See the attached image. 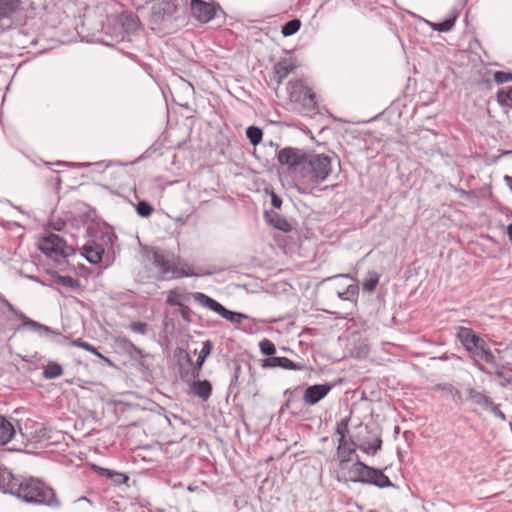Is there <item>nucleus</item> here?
I'll use <instances>...</instances> for the list:
<instances>
[{"label":"nucleus","instance_id":"obj_35","mask_svg":"<svg viewBox=\"0 0 512 512\" xmlns=\"http://www.w3.org/2000/svg\"><path fill=\"white\" fill-rule=\"evenodd\" d=\"M246 136L251 142V144L256 146L261 142L263 132L259 127L249 126L246 130Z\"/></svg>","mask_w":512,"mask_h":512},{"label":"nucleus","instance_id":"obj_13","mask_svg":"<svg viewBox=\"0 0 512 512\" xmlns=\"http://www.w3.org/2000/svg\"><path fill=\"white\" fill-rule=\"evenodd\" d=\"M125 165L126 164L122 162H108L106 163L102 174L104 178L110 180L113 185L120 184L127 176V173L124 170Z\"/></svg>","mask_w":512,"mask_h":512},{"label":"nucleus","instance_id":"obj_46","mask_svg":"<svg viewBox=\"0 0 512 512\" xmlns=\"http://www.w3.org/2000/svg\"><path fill=\"white\" fill-rule=\"evenodd\" d=\"M192 313H193L192 310L185 304L181 305L179 307V314H180L181 318L187 323L191 322Z\"/></svg>","mask_w":512,"mask_h":512},{"label":"nucleus","instance_id":"obj_23","mask_svg":"<svg viewBox=\"0 0 512 512\" xmlns=\"http://www.w3.org/2000/svg\"><path fill=\"white\" fill-rule=\"evenodd\" d=\"M295 69V65L290 60H282L275 64L274 70L277 82L281 83Z\"/></svg>","mask_w":512,"mask_h":512},{"label":"nucleus","instance_id":"obj_31","mask_svg":"<svg viewBox=\"0 0 512 512\" xmlns=\"http://www.w3.org/2000/svg\"><path fill=\"white\" fill-rule=\"evenodd\" d=\"M212 350H213V343L210 340H206L203 343V346L199 352L198 358L195 362L198 370L202 369V366H203L206 358L211 354Z\"/></svg>","mask_w":512,"mask_h":512},{"label":"nucleus","instance_id":"obj_16","mask_svg":"<svg viewBox=\"0 0 512 512\" xmlns=\"http://www.w3.org/2000/svg\"><path fill=\"white\" fill-rule=\"evenodd\" d=\"M21 479L15 477L7 468L0 467V490L15 495Z\"/></svg>","mask_w":512,"mask_h":512},{"label":"nucleus","instance_id":"obj_12","mask_svg":"<svg viewBox=\"0 0 512 512\" xmlns=\"http://www.w3.org/2000/svg\"><path fill=\"white\" fill-rule=\"evenodd\" d=\"M193 15L203 23H207L215 17V8L203 0H191Z\"/></svg>","mask_w":512,"mask_h":512},{"label":"nucleus","instance_id":"obj_22","mask_svg":"<svg viewBox=\"0 0 512 512\" xmlns=\"http://www.w3.org/2000/svg\"><path fill=\"white\" fill-rule=\"evenodd\" d=\"M265 218L271 226L278 230L289 232L292 229L291 224L276 212H265Z\"/></svg>","mask_w":512,"mask_h":512},{"label":"nucleus","instance_id":"obj_17","mask_svg":"<svg viewBox=\"0 0 512 512\" xmlns=\"http://www.w3.org/2000/svg\"><path fill=\"white\" fill-rule=\"evenodd\" d=\"M83 256L88 262L98 264L102 261L104 248L95 242L87 243L83 246Z\"/></svg>","mask_w":512,"mask_h":512},{"label":"nucleus","instance_id":"obj_20","mask_svg":"<svg viewBox=\"0 0 512 512\" xmlns=\"http://www.w3.org/2000/svg\"><path fill=\"white\" fill-rule=\"evenodd\" d=\"M490 373L487 375L495 376L498 379L499 385L506 387L512 383V362L505 363L504 366L498 367L496 371L488 370Z\"/></svg>","mask_w":512,"mask_h":512},{"label":"nucleus","instance_id":"obj_1","mask_svg":"<svg viewBox=\"0 0 512 512\" xmlns=\"http://www.w3.org/2000/svg\"><path fill=\"white\" fill-rule=\"evenodd\" d=\"M332 172V159L324 154H307L301 176L296 183L300 193H313L319 183L326 180Z\"/></svg>","mask_w":512,"mask_h":512},{"label":"nucleus","instance_id":"obj_30","mask_svg":"<svg viewBox=\"0 0 512 512\" xmlns=\"http://www.w3.org/2000/svg\"><path fill=\"white\" fill-rule=\"evenodd\" d=\"M336 294L341 300L355 301L358 296V286L356 284L348 285L344 290H338Z\"/></svg>","mask_w":512,"mask_h":512},{"label":"nucleus","instance_id":"obj_14","mask_svg":"<svg viewBox=\"0 0 512 512\" xmlns=\"http://www.w3.org/2000/svg\"><path fill=\"white\" fill-rule=\"evenodd\" d=\"M3 303L6 305V307L8 308L9 311L14 313V315L22 321L23 326H27L33 330L39 331L41 333H45L46 335H50V334L54 333L50 327L30 319L25 314L18 311L8 300L3 299Z\"/></svg>","mask_w":512,"mask_h":512},{"label":"nucleus","instance_id":"obj_57","mask_svg":"<svg viewBox=\"0 0 512 512\" xmlns=\"http://www.w3.org/2000/svg\"><path fill=\"white\" fill-rule=\"evenodd\" d=\"M3 299H5L1 294H0V301L3 303Z\"/></svg>","mask_w":512,"mask_h":512},{"label":"nucleus","instance_id":"obj_52","mask_svg":"<svg viewBox=\"0 0 512 512\" xmlns=\"http://www.w3.org/2000/svg\"><path fill=\"white\" fill-rule=\"evenodd\" d=\"M504 181L506 182V184L509 186V188L512 190V176H505L504 177Z\"/></svg>","mask_w":512,"mask_h":512},{"label":"nucleus","instance_id":"obj_37","mask_svg":"<svg viewBox=\"0 0 512 512\" xmlns=\"http://www.w3.org/2000/svg\"><path fill=\"white\" fill-rule=\"evenodd\" d=\"M497 102L500 106L506 107L512 104V87L508 90L501 89L497 92Z\"/></svg>","mask_w":512,"mask_h":512},{"label":"nucleus","instance_id":"obj_51","mask_svg":"<svg viewBox=\"0 0 512 512\" xmlns=\"http://www.w3.org/2000/svg\"><path fill=\"white\" fill-rule=\"evenodd\" d=\"M200 372H201V370H198V369H197V365H196V363H195V364H194V367H193V369H192V377H193V378H198V377L200 376Z\"/></svg>","mask_w":512,"mask_h":512},{"label":"nucleus","instance_id":"obj_32","mask_svg":"<svg viewBox=\"0 0 512 512\" xmlns=\"http://www.w3.org/2000/svg\"><path fill=\"white\" fill-rule=\"evenodd\" d=\"M57 284L71 288L72 290H78L81 288L80 281L71 276L58 275L55 278Z\"/></svg>","mask_w":512,"mask_h":512},{"label":"nucleus","instance_id":"obj_11","mask_svg":"<svg viewBox=\"0 0 512 512\" xmlns=\"http://www.w3.org/2000/svg\"><path fill=\"white\" fill-rule=\"evenodd\" d=\"M331 389L332 385L329 383L308 386L304 391L303 401L307 405H315L325 398Z\"/></svg>","mask_w":512,"mask_h":512},{"label":"nucleus","instance_id":"obj_25","mask_svg":"<svg viewBox=\"0 0 512 512\" xmlns=\"http://www.w3.org/2000/svg\"><path fill=\"white\" fill-rule=\"evenodd\" d=\"M368 484L377 486L379 488L392 487L393 483L381 470L374 468V473L371 474L370 481Z\"/></svg>","mask_w":512,"mask_h":512},{"label":"nucleus","instance_id":"obj_50","mask_svg":"<svg viewBox=\"0 0 512 512\" xmlns=\"http://www.w3.org/2000/svg\"><path fill=\"white\" fill-rule=\"evenodd\" d=\"M127 20H129V23L127 24L128 29H133L136 26V22L134 19V16L130 14L129 16H125Z\"/></svg>","mask_w":512,"mask_h":512},{"label":"nucleus","instance_id":"obj_41","mask_svg":"<svg viewBox=\"0 0 512 512\" xmlns=\"http://www.w3.org/2000/svg\"><path fill=\"white\" fill-rule=\"evenodd\" d=\"M123 347L130 354H135L138 357H143L144 356L143 350L141 348L137 347L135 344H133L128 339H123Z\"/></svg>","mask_w":512,"mask_h":512},{"label":"nucleus","instance_id":"obj_5","mask_svg":"<svg viewBox=\"0 0 512 512\" xmlns=\"http://www.w3.org/2000/svg\"><path fill=\"white\" fill-rule=\"evenodd\" d=\"M153 265L162 276L184 278L201 276L202 274L190 271L189 266L181 257L162 249H154L152 256Z\"/></svg>","mask_w":512,"mask_h":512},{"label":"nucleus","instance_id":"obj_6","mask_svg":"<svg viewBox=\"0 0 512 512\" xmlns=\"http://www.w3.org/2000/svg\"><path fill=\"white\" fill-rule=\"evenodd\" d=\"M349 442L357 449L371 455H375L382 447L380 435L363 424L357 426V432L349 438Z\"/></svg>","mask_w":512,"mask_h":512},{"label":"nucleus","instance_id":"obj_19","mask_svg":"<svg viewBox=\"0 0 512 512\" xmlns=\"http://www.w3.org/2000/svg\"><path fill=\"white\" fill-rule=\"evenodd\" d=\"M191 393L202 401H207L212 394V385L208 380H196L190 385Z\"/></svg>","mask_w":512,"mask_h":512},{"label":"nucleus","instance_id":"obj_27","mask_svg":"<svg viewBox=\"0 0 512 512\" xmlns=\"http://www.w3.org/2000/svg\"><path fill=\"white\" fill-rule=\"evenodd\" d=\"M19 6V0H0V18H7L14 13Z\"/></svg>","mask_w":512,"mask_h":512},{"label":"nucleus","instance_id":"obj_49","mask_svg":"<svg viewBox=\"0 0 512 512\" xmlns=\"http://www.w3.org/2000/svg\"><path fill=\"white\" fill-rule=\"evenodd\" d=\"M271 204L276 209L281 208L282 205V199L273 191L271 192Z\"/></svg>","mask_w":512,"mask_h":512},{"label":"nucleus","instance_id":"obj_40","mask_svg":"<svg viewBox=\"0 0 512 512\" xmlns=\"http://www.w3.org/2000/svg\"><path fill=\"white\" fill-rule=\"evenodd\" d=\"M136 211L141 217H149L153 212V207L147 201H139Z\"/></svg>","mask_w":512,"mask_h":512},{"label":"nucleus","instance_id":"obj_38","mask_svg":"<svg viewBox=\"0 0 512 512\" xmlns=\"http://www.w3.org/2000/svg\"><path fill=\"white\" fill-rule=\"evenodd\" d=\"M455 21H456V17L454 16V17L445 19L444 21H442L440 23L433 24L432 28L438 32H448L453 28Z\"/></svg>","mask_w":512,"mask_h":512},{"label":"nucleus","instance_id":"obj_28","mask_svg":"<svg viewBox=\"0 0 512 512\" xmlns=\"http://www.w3.org/2000/svg\"><path fill=\"white\" fill-rule=\"evenodd\" d=\"M379 274L376 271H368L362 283V287L367 292H372L379 283Z\"/></svg>","mask_w":512,"mask_h":512},{"label":"nucleus","instance_id":"obj_4","mask_svg":"<svg viewBox=\"0 0 512 512\" xmlns=\"http://www.w3.org/2000/svg\"><path fill=\"white\" fill-rule=\"evenodd\" d=\"M456 337L468 352L469 356L474 360V366L484 374L490 373L480 362L484 356L486 358L490 356L489 350H491V348L488 342L475 333L473 329L464 326L456 327Z\"/></svg>","mask_w":512,"mask_h":512},{"label":"nucleus","instance_id":"obj_56","mask_svg":"<svg viewBox=\"0 0 512 512\" xmlns=\"http://www.w3.org/2000/svg\"><path fill=\"white\" fill-rule=\"evenodd\" d=\"M336 277H349L348 274H345V275H337Z\"/></svg>","mask_w":512,"mask_h":512},{"label":"nucleus","instance_id":"obj_39","mask_svg":"<svg viewBox=\"0 0 512 512\" xmlns=\"http://www.w3.org/2000/svg\"><path fill=\"white\" fill-rule=\"evenodd\" d=\"M259 348L262 354L272 357L276 352L274 343L268 339H263L259 343Z\"/></svg>","mask_w":512,"mask_h":512},{"label":"nucleus","instance_id":"obj_45","mask_svg":"<svg viewBox=\"0 0 512 512\" xmlns=\"http://www.w3.org/2000/svg\"><path fill=\"white\" fill-rule=\"evenodd\" d=\"M129 328L135 332V333H138V334H141V335H145L148 331V325L147 323L145 322H141V321H138V322H132L130 325H129Z\"/></svg>","mask_w":512,"mask_h":512},{"label":"nucleus","instance_id":"obj_42","mask_svg":"<svg viewBox=\"0 0 512 512\" xmlns=\"http://www.w3.org/2000/svg\"><path fill=\"white\" fill-rule=\"evenodd\" d=\"M107 479H110L116 485H121L129 480V476L124 473L112 470Z\"/></svg>","mask_w":512,"mask_h":512},{"label":"nucleus","instance_id":"obj_15","mask_svg":"<svg viewBox=\"0 0 512 512\" xmlns=\"http://www.w3.org/2000/svg\"><path fill=\"white\" fill-rule=\"evenodd\" d=\"M261 366L263 368L280 367L282 369L295 370V371H301V370L305 369V366L303 364L293 362L292 360L288 359L287 357H277V356H272V357L263 359Z\"/></svg>","mask_w":512,"mask_h":512},{"label":"nucleus","instance_id":"obj_44","mask_svg":"<svg viewBox=\"0 0 512 512\" xmlns=\"http://www.w3.org/2000/svg\"><path fill=\"white\" fill-rule=\"evenodd\" d=\"M494 80L498 84H503L512 81V73L504 71H496L494 73Z\"/></svg>","mask_w":512,"mask_h":512},{"label":"nucleus","instance_id":"obj_54","mask_svg":"<svg viewBox=\"0 0 512 512\" xmlns=\"http://www.w3.org/2000/svg\"><path fill=\"white\" fill-rule=\"evenodd\" d=\"M103 164H104V162H103V161H100V162H96V163H94V165H96V166H102Z\"/></svg>","mask_w":512,"mask_h":512},{"label":"nucleus","instance_id":"obj_43","mask_svg":"<svg viewBox=\"0 0 512 512\" xmlns=\"http://www.w3.org/2000/svg\"><path fill=\"white\" fill-rule=\"evenodd\" d=\"M72 344L74 346L81 347L84 350L89 351V352L93 353L94 355H96L98 357L103 358L101 353H99L97 351V349L94 346H92L91 344H89L88 342H84V341H81V340L78 339V340H74Z\"/></svg>","mask_w":512,"mask_h":512},{"label":"nucleus","instance_id":"obj_9","mask_svg":"<svg viewBox=\"0 0 512 512\" xmlns=\"http://www.w3.org/2000/svg\"><path fill=\"white\" fill-rule=\"evenodd\" d=\"M287 90L292 101L301 102L302 105L308 109H314L316 107L314 92L301 81H290Z\"/></svg>","mask_w":512,"mask_h":512},{"label":"nucleus","instance_id":"obj_8","mask_svg":"<svg viewBox=\"0 0 512 512\" xmlns=\"http://www.w3.org/2000/svg\"><path fill=\"white\" fill-rule=\"evenodd\" d=\"M307 153L301 149L293 147H285L278 151L277 160L280 165L287 166L290 172L296 174V181L301 176Z\"/></svg>","mask_w":512,"mask_h":512},{"label":"nucleus","instance_id":"obj_55","mask_svg":"<svg viewBox=\"0 0 512 512\" xmlns=\"http://www.w3.org/2000/svg\"><path fill=\"white\" fill-rule=\"evenodd\" d=\"M78 501H89V500L86 497H81V498L78 499Z\"/></svg>","mask_w":512,"mask_h":512},{"label":"nucleus","instance_id":"obj_21","mask_svg":"<svg viewBox=\"0 0 512 512\" xmlns=\"http://www.w3.org/2000/svg\"><path fill=\"white\" fill-rule=\"evenodd\" d=\"M15 433L14 425L7 418L0 415V446L10 442Z\"/></svg>","mask_w":512,"mask_h":512},{"label":"nucleus","instance_id":"obj_7","mask_svg":"<svg viewBox=\"0 0 512 512\" xmlns=\"http://www.w3.org/2000/svg\"><path fill=\"white\" fill-rule=\"evenodd\" d=\"M39 249L56 262H60L73 253L72 247L68 246L63 238L53 233L45 236L40 241Z\"/></svg>","mask_w":512,"mask_h":512},{"label":"nucleus","instance_id":"obj_26","mask_svg":"<svg viewBox=\"0 0 512 512\" xmlns=\"http://www.w3.org/2000/svg\"><path fill=\"white\" fill-rule=\"evenodd\" d=\"M489 355L487 358L484 356L481 360L489 365V368L486 367L487 370L496 371L498 367H502L505 363H509L510 361L505 360L502 356H495L492 350H489Z\"/></svg>","mask_w":512,"mask_h":512},{"label":"nucleus","instance_id":"obj_34","mask_svg":"<svg viewBox=\"0 0 512 512\" xmlns=\"http://www.w3.org/2000/svg\"><path fill=\"white\" fill-rule=\"evenodd\" d=\"M300 27H301L300 20L299 19H292V20L286 22L282 26L281 33L285 37L292 36V35H294L295 33H297L299 31Z\"/></svg>","mask_w":512,"mask_h":512},{"label":"nucleus","instance_id":"obj_10","mask_svg":"<svg viewBox=\"0 0 512 512\" xmlns=\"http://www.w3.org/2000/svg\"><path fill=\"white\" fill-rule=\"evenodd\" d=\"M177 9L178 6L173 0H156L151 8L152 18L155 22L171 20Z\"/></svg>","mask_w":512,"mask_h":512},{"label":"nucleus","instance_id":"obj_48","mask_svg":"<svg viewBox=\"0 0 512 512\" xmlns=\"http://www.w3.org/2000/svg\"><path fill=\"white\" fill-rule=\"evenodd\" d=\"M488 410H490L496 417L500 418L501 420L506 419L505 414L494 403H492V406H490V408H488Z\"/></svg>","mask_w":512,"mask_h":512},{"label":"nucleus","instance_id":"obj_47","mask_svg":"<svg viewBox=\"0 0 512 512\" xmlns=\"http://www.w3.org/2000/svg\"><path fill=\"white\" fill-rule=\"evenodd\" d=\"M92 469L100 476L108 478V476L111 474L112 470L108 468H103L98 465H93Z\"/></svg>","mask_w":512,"mask_h":512},{"label":"nucleus","instance_id":"obj_3","mask_svg":"<svg viewBox=\"0 0 512 512\" xmlns=\"http://www.w3.org/2000/svg\"><path fill=\"white\" fill-rule=\"evenodd\" d=\"M15 496L27 503L46 505L53 508L60 506V501L54 490L43 481L32 477L21 479Z\"/></svg>","mask_w":512,"mask_h":512},{"label":"nucleus","instance_id":"obj_33","mask_svg":"<svg viewBox=\"0 0 512 512\" xmlns=\"http://www.w3.org/2000/svg\"><path fill=\"white\" fill-rule=\"evenodd\" d=\"M349 441L344 440L343 446H340V441H338L337 452L339 457L341 458V462L350 461V456L355 453L356 447L349 446Z\"/></svg>","mask_w":512,"mask_h":512},{"label":"nucleus","instance_id":"obj_36","mask_svg":"<svg viewBox=\"0 0 512 512\" xmlns=\"http://www.w3.org/2000/svg\"><path fill=\"white\" fill-rule=\"evenodd\" d=\"M350 417L343 418L340 422L337 423L336 433L339 436L338 441H340V446H343L344 440H346V435L348 433Z\"/></svg>","mask_w":512,"mask_h":512},{"label":"nucleus","instance_id":"obj_2","mask_svg":"<svg viewBox=\"0 0 512 512\" xmlns=\"http://www.w3.org/2000/svg\"><path fill=\"white\" fill-rule=\"evenodd\" d=\"M190 298H192L198 305L217 313L222 318L233 324H240L243 320L249 318L246 314L226 309L221 303L202 292L181 293L177 290H171L168 293L166 302L171 306L180 307L181 305H184V302L189 301Z\"/></svg>","mask_w":512,"mask_h":512},{"label":"nucleus","instance_id":"obj_24","mask_svg":"<svg viewBox=\"0 0 512 512\" xmlns=\"http://www.w3.org/2000/svg\"><path fill=\"white\" fill-rule=\"evenodd\" d=\"M467 395L470 401L485 409H488L490 406H492V399L480 391L470 388L467 390Z\"/></svg>","mask_w":512,"mask_h":512},{"label":"nucleus","instance_id":"obj_29","mask_svg":"<svg viewBox=\"0 0 512 512\" xmlns=\"http://www.w3.org/2000/svg\"><path fill=\"white\" fill-rule=\"evenodd\" d=\"M63 374V368L57 362H49L43 369V377L46 379H55Z\"/></svg>","mask_w":512,"mask_h":512},{"label":"nucleus","instance_id":"obj_18","mask_svg":"<svg viewBox=\"0 0 512 512\" xmlns=\"http://www.w3.org/2000/svg\"><path fill=\"white\" fill-rule=\"evenodd\" d=\"M352 471L355 474V477L351 479L353 482L368 484L371 478V474L374 473V468L358 460L353 465Z\"/></svg>","mask_w":512,"mask_h":512},{"label":"nucleus","instance_id":"obj_53","mask_svg":"<svg viewBox=\"0 0 512 512\" xmlns=\"http://www.w3.org/2000/svg\"><path fill=\"white\" fill-rule=\"evenodd\" d=\"M185 359H186V362H187L189 365H192V364H193L192 359H191L190 355H189L187 352H185Z\"/></svg>","mask_w":512,"mask_h":512}]
</instances>
